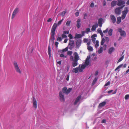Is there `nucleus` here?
I'll use <instances>...</instances> for the list:
<instances>
[{"instance_id":"57","label":"nucleus","mask_w":129,"mask_h":129,"mask_svg":"<svg viewBox=\"0 0 129 129\" xmlns=\"http://www.w3.org/2000/svg\"><path fill=\"white\" fill-rule=\"evenodd\" d=\"M85 33L86 32H85V31H82V32H81L82 35H82V36H84L85 34Z\"/></svg>"},{"instance_id":"16","label":"nucleus","mask_w":129,"mask_h":129,"mask_svg":"<svg viewBox=\"0 0 129 129\" xmlns=\"http://www.w3.org/2000/svg\"><path fill=\"white\" fill-rule=\"evenodd\" d=\"M33 105L35 109L37 108V102L35 98H33Z\"/></svg>"},{"instance_id":"15","label":"nucleus","mask_w":129,"mask_h":129,"mask_svg":"<svg viewBox=\"0 0 129 129\" xmlns=\"http://www.w3.org/2000/svg\"><path fill=\"white\" fill-rule=\"evenodd\" d=\"M125 10L122 12L123 15H126L127 14L128 11V8L127 7H125L124 8Z\"/></svg>"},{"instance_id":"59","label":"nucleus","mask_w":129,"mask_h":129,"mask_svg":"<svg viewBox=\"0 0 129 129\" xmlns=\"http://www.w3.org/2000/svg\"><path fill=\"white\" fill-rule=\"evenodd\" d=\"M70 68V66L69 65H68L67 67V71H68L69 70V69Z\"/></svg>"},{"instance_id":"35","label":"nucleus","mask_w":129,"mask_h":129,"mask_svg":"<svg viewBox=\"0 0 129 129\" xmlns=\"http://www.w3.org/2000/svg\"><path fill=\"white\" fill-rule=\"evenodd\" d=\"M72 89L71 88H70L68 89V90H67L66 94H67L69 93L71 91Z\"/></svg>"},{"instance_id":"5","label":"nucleus","mask_w":129,"mask_h":129,"mask_svg":"<svg viewBox=\"0 0 129 129\" xmlns=\"http://www.w3.org/2000/svg\"><path fill=\"white\" fill-rule=\"evenodd\" d=\"M13 64L14 68L16 71L19 74H21V71L19 68L17 62L16 61L14 62H13Z\"/></svg>"},{"instance_id":"51","label":"nucleus","mask_w":129,"mask_h":129,"mask_svg":"<svg viewBox=\"0 0 129 129\" xmlns=\"http://www.w3.org/2000/svg\"><path fill=\"white\" fill-rule=\"evenodd\" d=\"M106 4V3L105 0H104L103 2V5L104 6H105Z\"/></svg>"},{"instance_id":"50","label":"nucleus","mask_w":129,"mask_h":129,"mask_svg":"<svg viewBox=\"0 0 129 129\" xmlns=\"http://www.w3.org/2000/svg\"><path fill=\"white\" fill-rule=\"evenodd\" d=\"M69 33V31H64L63 33L65 34H68Z\"/></svg>"},{"instance_id":"62","label":"nucleus","mask_w":129,"mask_h":129,"mask_svg":"<svg viewBox=\"0 0 129 129\" xmlns=\"http://www.w3.org/2000/svg\"><path fill=\"white\" fill-rule=\"evenodd\" d=\"M52 19L51 18H49L47 20L48 22H50L51 21Z\"/></svg>"},{"instance_id":"37","label":"nucleus","mask_w":129,"mask_h":129,"mask_svg":"<svg viewBox=\"0 0 129 129\" xmlns=\"http://www.w3.org/2000/svg\"><path fill=\"white\" fill-rule=\"evenodd\" d=\"M103 20V19L102 18H100L99 19L98 21V23H102Z\"/></svg>"},{"instance_id":"13","label":"nucleus","mask_w":129,"mask_h":129,"mask_svg":"<svg viewBox=\"0 0 129 129\" xmlns=\"http://www.w3.org/2000/svg\"><path fill=\"white\" fill-rule=\"evenodd\" d=\"M73 55L74 57L75 60L78 61L79 59V58L77 53L76 52H75L73 54Z\"/></svg>"},{"instance_id":"32","label":"nucleus","mask_w":129,"mask_h":129,"mask_svg":"<svg viewBox=\"0 0 129 129\" xmlns=\"http://www.w3.org/2000/svg\"><path fill=\"white\" fill-rule=\"evenodd\" d=\"M71 23V20H68V21L66 24V26H70V24Z\"/></svg>"},{"instance_id":"22","label":"nucleus","mask_w":129,"mask_h":129,"mask_svg":"<svg viewBox=\"0 0 129 129\" xmlns=\"http://www.w3.org/2000/svg\"><path fill=\"white\" fill-rule=\"evenodd\" d=\"M73 62H72V64L73 67H75L78 64V62L77 60H74Z\"/></svg>"},{"instance_id":"40","label":"nucleus","mask_w":129,"mask_h":129,"mask_svg":"<svg viewBox=\"0 0 129 129\" xmlns=\"http://www.w3.org/2000/svg\"><path fill=\"white\" fill-rule=\"evenodd\" d=\"M123 64H121L117 68H116V69H115V70H117V69L120 68L123 66Z\"/></svg>"},{"instance_id":"2","label":"nucleus","mask_w":129,"mask_h":129,"mask_svg":"<svg viewBox=\"0 0 129 129\" xmlns=\"http://www.w3.org/2000/svg\"><path fill=\"white\" fill-rule=\"evenodd\" d=\"M64 20V18H62L61 20L59 21L57 24L55 23L53 25L51 29V36L50 37V40H54L55 39V31L57 25H60Z\"/></svg>"},{"instance_id":"12","label":"nucleus","mask_w":129,"mask_h":129,"mask_svg":"<svg viewBox=\"0 0 129 129\" xmlns=\"http://www.w3.org/2000/svg\"><path fill=\"white\" fill-rule=\"evenodd\" d=\"M74 41H69L68 47L70 49H71L74 46Z\"/></svg>"},{"instance_id":"26","label":"nucleus","mask_w":129,"mask_h":129,"mask_svg":"<svg viewBox=\"0 0 129 129\" xmlns=\"http://www.w3.org/2000/svg\"><path fill=\"white\" fill-rule=\"evenodd\" d=\"M51 48L50 47L49 45L48 47V54L49 55V56L50 58L51 55Z\"/></svg>"},{"instance_id":"30","label":"nucleus","mask_w":129,"mask_h":129,"mask_svg":"<svg viewBox=\"0 0 129 129\" xmlns=\"http://www.w3.org/2000/svg\"><path fill=\"white\" fill-rule=\"evenodd\" d=\"M113 30L112 29H109L108 31V35L109 36H111L112 35V32Z\"/></svg>"},{"instance_id":"14","label":"nucleus","mask_w":129,"mask_h":129,"mask_svg":"<svg viewBox=\"0 0 129 129\" xmlns=\"http://www.w3.org/2000/svg\"><path fill=\"white\" fill-rule=\"evenodd\" d=\"M110 18L111 20L112 21V22L114 23L116 21V18L114 15L111 14L110 15Z\"/></svg>"},{"instance_id":"27","label":"nucleus","mask_w":129,"mask_h":129,"mask_svg":"<svg viewBox=\"0 0 129 129\" xmlns=\"http://www.w3.org/2000/svg\"><path fill=\"white\" fill-rule=\"evenodd\" d=\"M87 49L89 52L92 51L93 50L92 47L90 46H88L87 47Z\"/></svg>"},{"instance_id":"44","label":"nucleus","mask_w":129,"mask_h":129,"mask_svg":"<svg viewBox=\"0 0 129 129\" xmlns=\"http://www.w3.org/2000/svg\"><path fill=\"white\" fill-rule=\"evenodd\" d=\"M72 53V52L71 51H68L67 52V54L68 55H71Z\"/></svg>"},{"instance_id":"53","label":"nucleus","mask_w":129,"mask_h":129,"mask_svg":"<svg viewBox=\"0 0 129 129\" xmlns=\"http://www.w3.org/2000/svg\"><path fill=\"white\" fill-rule=\"evenodd\" d=\"M126 15L122 14L121 16V18L122 20L124 19L125 18Z\"/></svg>"},{"instance_id":"25","label":"nucleus","mask_w":129,"mask_h":129,"mask_svg":"<svg viewBox=\"0 0 129 129\" xmlns=\"http://www.w3.org/2000/svg\"><path fill=\"white\" fill-rule=\"evenodd\" d=\"M103 48L102 47H100V49L98 51V53L99 54H100L102 53L103 50Z\"/></svg>"},{"instance_id":"18","label":"nucleus","mask_w":129,"mask_h":129,"mask_svg":"<svg viewBox=\"0 0 129 129\" xmlns=\"http://www.w3.org/2000/svg\"><path fill=\"white\" fill-rule=\"evenodd\" d=\"M82 37V36L81 34H78L77 33H76L75 34V36L74 37L75 39H80Z\"/></svg>"},{"instance_id":"61","label":"nucleus","mask_w":129,"mask_h":129,"mask_svg":"<svg viewBox=\"0 0 129 129\" xmlns=\"http://www.w3.org/2000/svg\"><path fill=\"white\" fill-rule=\"evenodd\" d=\"M55 44L56 45V47H57L58 46V42H55Z\"/></svg>"},{"instance_id":"3","label":"nucleus","mask_w":129,"mask_h":129,"mask_svg":"<svg viewBox=\"0 0 129 129\" xmlns=\"http://www.w3.org/2000/svg\"><path fill=\"white\" fill-rule=\"evenodd\" d=\"M67 88L66 87H64L62 89V92L60 91L59 93V96L60 100L61 101H64V99L63 94V93L66 94Z\"/></svg>"},{"instance_id":"4","label":"nucleus","mask_w":129,"mask_h":129,"mask_svg":"<svg viewBox=\"0 0 129 129\" xmlns=\"http://www.w3.org/2000/svg\"><path fill=\"white\" fill-rule=\"evenodd\" d=\"M98 33L100 34L102 37V40H109L108 38L107 37H105V39L104 38V35L101 28H99L97 30Z\"/></svg>"},{"instance_id":"34","label":"nucleus","mask_w":129,"mask_h":129,"mask_svg":"<svg viewBox=\"0 0 129 129\" xmlns=\"http://www.w3.org/2000/svg\"><path fill=\"white\" fill-rule=\"evenodd\" d=\"M90 31V29L89 28H87L86 29L85 32L87 34H88V33Z\"/></svg>"},{"instance_id":"1","label":"nucleus","mask_w":129,"mask_h":129,"mask_svg":"<svg viewBox=\"0 0 129 129\" xmlns=\"http://www.w3.org/2000/svg\"><path fill=\"white\" fill-rule=\"evenodd\" d=\"M90 59V56H88L84 63V64H82L81 66L79 65L78 67L74 68L73 70V72L75 73H77L78 72H82L83 70L89 64Z\"/></svg>"},{"instance_id":"28","label":"nucleus","mask_w":129,"mask_h":129,"mask_svg":"<svg viewBox=\"0 0 129 129\" xmlns=\"http://www.w3.org/2000/svg\"><path fill=\"white\" fill-rule=\"evenodd\" d=\"M81 41H76V46L77 47H79V46H80L81 43Z\"/></svg>"},{"instance_id":"41","label":"nucleus","mask_w":129,"mask_h":129,"mask_svg":"<svg viewBox=\"0 0 129 129\" xmlns=\"http://www.w3.org/2000/svg\"><path fill=\"white\" fill-rule=\"evenodd\" d=\"M68 37L69 38L70 40L72 39L73 38V37L72 35L71 34L69 35Z\"/></svg>"},{"instance_id":"38","label":"nucleus","mask_w":129,"mask_h":129,"mask_svg":"<svg viewBox=\"0 0 129 129\" xmlns=\"http://www.w3.org/2000/svg\"><path fill=\"white\" fill-rule=\"evenodd\" d=\"M125 99L126 100H128L129 99V95L126 94V95L124 97Z\"/></svg>"},{"instance_id":"46","label":"nucleus","mask_w":129,"mask_h":129,"mask_svg":"<svg viewBox=\"0 0 129 129\" xmlns=\"http://www.w3.org/2000/svg\"><path fill=\"white\" fill-rule=\"evenodd\" d=\"M108 28H107L105 30H104L103 32L104 34L107 33L108 31Z\"/></svg>"},{"instance_id":"9","label":"nucleus","mask_w":129,"mask_h":129,"mask_svg":"<svg viewBox=\"0 0 129 129\" xmlns=\"http://www.w3.org/2000/svg\"><path fill=\"white\" fill-rule=\"evenodd\" d=\"M121 10L119 9V8H116L115 10V14L116 15H119L120 14Z\"/></svg>"},{"instance_id":"55","label":"nucleus","mask_w":129,"mask_h":129,"mask_svg":"<svg viewBox=\"0 0 129 129\" xmlns=\"http://www.w3.org/2000/svg\"><path fill=\"white\" fill-rule=\"evenodd\" d=\"M79 12H76L75 14V16L76 17H78L79 16Z\"/></svg>"},{"instance_id":"48","label":"nucleus","mask_w":129,"mask_h":129,"mask_svg":"<svg viewBox=\"0 0 129 129\" xmlns=\"http://www.w3.org/2000/svg\"><path fill=\"white\" fill-rule=\"evenodd\" d=\"M70 58L71 61H73L74 60V59L73 57L72 56H70Z\"/></svg>"},{"instance_id":"19","label":"nucleus","mask_w":129,"mask_h":129,"mask_svg":"<svg viewBox=\"0 0 129 129\" xmlns=\"http://www.w3.org/2000/svg\"><path fill=\"white\" fill-rule=\"evenodd\" d=\"M98 27V24L96 23L93 25L92 26L91 30L92 31H94L95 30L96 28Z\"/></svg>"},{"instance_id":"20","label":"nucleus","mask_w":129,"mask_h":129,"mask_svg":"<svg viewBox=\"0 0 129 129\" xmlns=\"http://www.w3.org/2000/svg\"><path fill=\"white\" fill-rule=\"evenodd\" d=\"M81 22V19H78L77 21V26L78 28H80V22Z\"/></svg>"},{"instance_id":"31","label":"nucleus","mask_w":129,"mask_h":129,"mask_svg":"<svg viewBox=\"0 0 129 129\" xmlns=\"http://www.w3.org/2000/svg\"><path fill=\"white\" fill-rule=\"evenodd\" d=\"M97 36L96 34H94L92 36L91 38H92V40H95L96 38L95 37Z\"/></svg>"},{"instance_id":"49","label":"nucleus","mask_w":129,"mask_h":129,"mask_svg":"<svg viewBox=\"0 0 129 129\" xmlns=\"http://www.w3.org/2000/svg\"><path fill=\"white\" fill-rule=\"evenodd\" d=\"M87 17V14L86 13H85L84 14V19H86Z\"/></svg>"},{"instance_id":"47","label":"nucleus","mask_w":129,"mask_h":129,"mask_svg":"<svg viewBox=\"0 0 129 129\" xmlns=\"http://www.w3.org/2000/svg\"><path fill=\"white\" fill-rule=\"evenodd\" d=\"M110 82L109 81L106 83L105 85L104 86H106L109 85L110 84Z\"/></svg>"},{"instance_id":"21","label":"nucleus","mask_w":129,"mask_h":129,"mask_svg":"<svg viewBox=\"0 0 129 129\" xmlns=\"http://www.w3.org/2000/svg\"><path fill=\"white\" fill-rule=\"evenodd\" d=\"M93 43L95 44V46L96 48L99 46V41H92Z\"/></svg>"},{"instance_id":"39","label":"nucleus","mask_w":129,"mask_h":129,"mask_svg":"<svg viewBox=\"0 0 129 129\" xmlns=\"http://www.w3.org/2000/svg\"><path fill=\"white\" fill-rule=\"evenodd\" d=\"M60 57H64L66 58L67 57V56H64L63 53L60 54Z\"/></svg>"},{"instance_id":"45","label":"nucleus","mask_w":129,"mask_h":129,"mask_svg":"<svg viewBox=\"0 0 129 129\" xmlns=\"http://www.w3.org/2000/svg\"><path fill=\"white\" fill-rule=\"evenodd\" d=\"M62 39L61 37H58L57 38L56 40H62Z\"/></svg>"},{"instance_id":"56","label":"nucleus","mask_w":129,"mask_h":129,"mask_svg":"<svg viewBox=\"0 0 129 129\" xmlns=\"http://www.w3.org/2000/svg\"><path fill=\"white\" fill-rule=\"evenodd\" d=\"M91 41H89L87 43V47L88 46H90V45L91 44Z\"/></svg>"},{"instance_id":"52","label":"nucleus","mask_w":129,"mask_h":129,"mask_svg":"<svg viewBox=\"0 0 129 129\" xmlns=\"http://www.w3.org/2000/svg\"><path fill=\"white\" fill-rule=\"evenodd\" d=\"M94 3L92 2L91 3L90 5V7L91 8H93L94 7Z\"/></svg>"},{"instance_id":"42","label":"nucleus","mask_w":129,"mask_h":129,"mask_svg":"<svg viewBox=\"0 0 129 129\" xmlns=\"http://www.w3.org/2000/svg\"><path fill=\"white\" fill-rule=\"evenodd\" d=\"M66 12L65 11L62 12L61 13V15L62 16H63L65 15Z\"/></svg>"},{"instance_id":"24","label":"nucleus","mask_w":129,"mask_h":129,"mask_svg":"<svg viewBox=\"0 0 129 129\" xmlns=\"http://www.w3.org/2000/svg\"><path fill=\"white\" fill-rule=\"evenodd\" d=\"M116 1H112L111 4V6L114 7L116 6Z\"/></svg>"},{"instance_id":"58","label":"nucleus","mask_w":129,"mask_h":129,"mask_svg":"<svg viewBox=\"0 0 129 129\" xmlns=\"http://www.w3.org/2000/svg\"><path fill=\"white\" fill-rule=\"evenodd\" d=\"M98 78L97 77H96L94 79L93 81L96 83L97 80H98Z\"/></svg>"},{"instance_id":"63","label":"nucleus","mask_w":129,"mask_h":129,"mask_svg":"<svg viewBox=\"0 0 129 129\" xmlns=\"http://www.w3.org/2000/svg\"><path fill=\"white\" fill-rule=\"evenodd\" d=\"M98 71H96L95 72V73L94 74V75H95V76H96V75H98Z\"/></svg>"},{"instance_id":"60","label":"nucleus","mask_w":129,"mask_h":129,"mask_svg":"<svg viewBox=\"0 0 129 129\" xmlns=\"http://www.w3.org/2000/svg\"><path fill=\"white\" fill-rule=\"evenodd\" d=\"M69 76H70L69 75V74H68L67 76V77L66 78V80L67 81H68L69 80Z\"/></svg>"},{"instance_id":"64","label":"nucleus","mask_w":129,"mask_h":129,"mask_svg":"<svg viewBox=\"0 0 129 129\" xmlns=\"http://www.w3.org/2000/svg\"><path fill=\"white\" fill-rule=\"evenodd\" d=\"M98 24H99V26L100 27H101L102 26V23H98Z\"/></svg>"},{"instance_id":"33","label":"nucleus","mask_w":129,"mask_h":129,"mask_svg":"<svg viewBox=\"0 0 129 129\" xmlns=\"http://www.w3.org/2000/svg\"><path fill=\"white\" fill-rule=\"evenodd\" d=\"M124 55H123L118 60V62H119L121 61L124 58Z\"/></svg>"},{"instance_id":"54","label":"nucleus","mask_w":129,"mask_h":129,"mask_svg":"<svg viewBox=\"0 0 129 129\" xmlns=\"http://www.w3.org/2000/svg\"><path fill=\"white\" fill-rule=\"evenodd\" d=\"M121 6V7H118V8H119V9L121 10V9H122L125 6V4Z\"/></svg>"},{"instance_id":"43","label":"nucleus","mask_w":129,"mask_h":129,"mask_svg":"<svg viewBox=\"0 0 129 129\" xmlns=\"http://www.w3.org/2000/svg\"><path fill=\"white\" fill-rule=\"evenodd\" d=\"M68 47H67L65 49H63L62 50V51L63 52H65L68 51Z\"/></svg>"},{"instance_id":"29","label":"nucleus","mask_w":129,"mask_h":129,"mask_svg":"<svg viewBox=\"0 0 129 129\" xmlns=\"http://www.w3.org/2000/svg\"><path fill=\"white\" fill-rule=\"evenodd\" d=\"M106 104V102H103L99 104V107H103L105 106Z\"/></svg>"},{"instance_id":"23","label":"nucleus","mask_w":129,"mask_h":129,"mask_svg":"<svg viewBox=\"0 0 129 129\" xmlns=\"http://www.w3.org/2000/svg\"><path fill=\"white\" fill-rule=\"evenodd\" d=\"M121 21V17H118L117 18V24H119Z\"/></svg>"},{"instance_id":"7","label":"nucleus","mask_w":129,"mask_h":129,"mask_svg":"<svg viewBox=\"0 0 129 129\" xmlns=\"http://www.w3.org/2000/svg\"><path fill=\"white\" fill-rule=\"evenodd\" d=\"M118 31L120 33V35L121 36L123 37H125L126 36V34L124 30H122L121 28H119L118 30Z\"/></svg>"},{"instance_id":"6","label":"nucleus","mask_w":129,"mask_h":129,"mask_svg":"<svg viewBox=\"0 0 129 129\" xmlns=\"http://www.w3.org/2000/svg\"><path fill=\"white\" fill-rule=\"evenodd\" d=\"M19 11V8H16L15 9L12 15V18H13L15 17L16 14L18 13Z\"/></svg>"},{"instance_id":"36","label":"nucleus","mask_w":129,"mask_h":129,"mask_svg":"<svg viewBox=\"0 0 129 129\" xmlns=\"http://www.w3.org/2000/svg\"><path fill=\"white\" fill-rule=\"evenodd\" d=\"M67 37V36L65 34H62L61 35V38L62 39H63V38H66Z\"/></svg>"},{"instance_id":"10","label":"nucleus","mask_w":129,"mask_h":129,"mask_svg":"<svg viewBox=\"0 0 129 129\" xmlns=\"http://www.w3.org/2000/svg\"><path fill=\"white\" fill-rule=\"evenodd\" d=\"M81 98V96L80 95L77 98L74 103V105H76L78 103H79V104L80 103V100Z\"/></svg>"},{"instance_id":"8","label":"nucleus","mask_w":129,"mask_h":129,"mask_svg":"<svg viewBox=\"0 0 129 129\" xmlns=\"http://www.w3.org/2000/svg\"><path fill=\"white\" fill-rule=\"evenodd\" d=\"M118 3H117V5L118 6H121L125 4V1H123L122 0H118Z\"/></svg>"},{"instance_id":"11","label":"nucleus","mask_w":129,"mask_h":129,"mask_svg":"<svg viewBox=\"0 0 129 129\" xmlns=\"http://www.w3.org/2000/svg\"><path fill=\"white\" fill-rule=\"evenodd\" d=\"M108 41H102L101 43V45H103V50H105L107 48V45L106 44H104V43L105 42L107 43Z\"/></svg>"},{"instance_id":"17","label":"nucleus","mask_w":129,"mask_h":129,"mask_svg":"<svg viewBox=\"0 0 129 129\" xmlns=\"http://www.w3.org/2000/svg\"><path fill=\"white\" fill-rule=\"evenodd\" d=\"M115 50L114 48L113 47H112L109 48L108 50V53L109 54H111Z\"/></svg>"}]
</instances>
